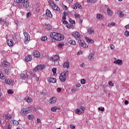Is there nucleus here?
Segmentation results:
<instances>
[{
  "label": "nucleus",
  "mask_w": 129,
  "mask_h": 129,
  "mask_svg": "<svg viewBox=\"0 0 129 129\" xmlns=\"http://www.w3.org/2000/svg\"><path fill=\"white\" fill-rule=\"evenodd\" d=\"M51 60L53 61H58V60H59V56H58V55H53L52 57H51Z\"/></svg>",
  "instance_id": "16"
},
{
  "label": "nucleus",
  "mask_w": 129,
  "mask_h": 129,
  "mask_svg": "<svg viewBox=\"0 0 129 129\" xmlns=\"http://www.w3.org/2000/svg\"><path fill=\"white\" fill-rule=\"evenodd\" d=\"M2 66L4 67H9V66H10V62L7 61H4L2 62Z\"/></svg>",
  "instance_id": "18"
},
{
  "label": "nucleus",
  "mask_w": 129,
  "mask_h": 129,
  "mask_svg": "<svg viewBox=\"0 0 129 129\" xmlns=\"http://www.w3.org/2000/svg\"><path fill=\"white\" fill-rule=\"evenodd\" d=\"M31 16H32V14L30 12H28L26 14V18H30Z\"/></svg>",
  "instance_id": "45"
},
{
  "label": "nucleus",
  "mask_w": 129,
  "mask_h": 129,
  "mask_svg": "<svg viewBox=\"0 0 129 129\" xmlns=\"http://www.w3.org/2000/svg\"><path fill=\"white\" fill-rule=\"evenodd\" d=\"M48 4L51 7L52 9H53V10H54V11H57V12H59L60 8L58 7V6L56 5V4L53 3L52 1H48Z\"/></svg>",
  "instance_id": "5"
},
{
  "label": "nucleus",
  "mask_w": 129,
  "mask_h": 129,
  "mask_svg": "<svg viewBox=\"0 0 129 129\" xmlns=\"http://www.w3.org/2000/svg\"><path fill=\"white\" fill-rule=\"evenodd\" d=\"M50 37L52 39L50 40L51 43H54L55 41H62L64 40V35L61 33H57L56 32L51 33L50 34Z\"/></svg>",
  "instance_id": "1"
},
{
  "label": "nucleus",
  "mask_w": 129,
  "mask_h": 129,
  "mask_svg": "<svg viewBox=\"0 0 129 129\" xmlns=\"http://www.w3.org/2000/svg\"><path fill=\"white\" fill-rule=\"evenodd\" d=\"M124 104H125L126 105H127V104H128V101L125 100V102H124Z\"/></svg>",
  "instance_id": "62"
},
{
  "label": "nucleus",
  "mask_w": 129,
  "mask_h": 129,
  "mask_svg": "<svg viewBox=\"0 0 129 129\" xmlns=\"http://www.w3.org/2000/svg\"><path fill=\"white\" fill-rule=\"evenodd\" d=\"M6 23V21H5V19L3 18H0V24H2L3 25V24H5Z\"/></svg>",
  "instance_id": "36"
},
{
  "label": "nucleus",
  "mask_w": 129,
  "mask_h": 129,
  "mask_svg": "<svg viewBox=\"0 0 129 129\" xmlns=\"http://www.w3.org/2000/svg\"><path fill=\"white\" fill-rule=\"evenodd\" d=\"M25 99L27 102H31V101H32V98H31V97L28 96L26 97L25 98Z\"/></svg>",
  "instance_id": "27"
},
{
  "label": "nucleus",
  "mask_w": 129,
  "mask_h": 129,
  "mask_svg": "<svg viewBox=\"0 0 129 129\" xmlns=\"http://www.w3.org/2000/svg\"><path fill=\"white\" fill-rule=\"evenodd\" d=\"M62 8L65 9L66 10H67L68 9V8H67V6L65 5L62 6Z\"/></svg>",
  "instance_id": "58"
},
{
  "label": "nucleus",
  "mask_w": 129,
  "mask_h": 129,
  "mask_svg": "<svg viewBox=\"0 0 129 129\" xmlns=\"http://www.w3.org/2000/svg\"><path fill=\"white\" fill-rule=\"evenodd\" d=\"M62 20H66V12H64L63 13V15L62 17Z\"/></svg>",
  "instance_id": "42"
},
{
  "label": "nucleus",
  "mask_w": 129,
  "mask_h": 129,
  "mask_svg": "<svg viewBox=\"0 0 129 129\" xmlns=\"http://www.w3.org/2000/svg\"><path fill=\"white\" fill-rule=\"evenodd\" d=\"M23 34L25 37L24 43L25 44H28L30 40H31V37L30 36V34H29V33H28L26 30L23 31Z\"/></svg>",
  "instance_id": "4"
},
{
  "label": "nucleus",
  "mask_w": 129,
  "mask_h": 129,
  "mask_svg": "<svg viewBox=\"0 0 129 129\" xmlns=\"http://www.w3.org/2000/svg\"><path fill=\"white\" fill-rule=\"evenodd\" d=\"M57 92H60V91H61V88H58L56 90Z\"/></svg>",
  "instance_id": "61"
},
{
  "label": "nucleus",
  "mask_w": 129,
  "mask_h": 129,
  "mask_svg": "<svg viewBox=\"0 0 129 129\" xmlns=\"http://www.w3.org/2000/svg\"><path fill=\"white\" fill-rule=\"evenodd\" d=\"M80 109H81V111H82V112H83V113H84V110H85V107H84L83 106H81L80 107Z\"/></svg>",
  "instance_id": "33"
},
{
  "label": "nucleus",
  "mask_w": 129,
  "mask_h": 129,
  "mask_svg": "<svg viewBox=\"0 0 129 129\" xmlns=\"http://www.w3.org/2000/svg\"><path fill=\"white\" fill-rule=\"evenodd\" d=\"M107 12L109 16H111V15H112V11H111V10H110V9L108 8L107 10Z\"/></svg>",
  "instance_id": "28"
},
{
  "label": "nucleus",
  "mask_w": 129,
  "mask_h": 129,
  "mask_svg": "<svg viewBox=\"0 0 129 129\" xmlns=\"http://www.w3.org/2000/svg\"><path fill=\"white\" fill-rule=\"evenodd\" d=\"M75 18H79V19H80V15L78 14H75Z\"/></svg>",
  "instance_id": "53"
},
{
  "label": "nucleus",
  "mask_w": 129,
  "mask_h": 129,
  "mask_svg": "<svg viewBox=\"0 0 129 129\" xmlns=\"http://www.w3.org/2000/svg\"><path fill=\"white\" fill-rule=\"evenodd\" d=\"M76 113H77V114H82V113H83V112H82V111H81V110L79 109H76Z\"/></svg>",
  "instance_id": "23"
},
{
  "label": "nucleus",
  "mask_w": 129,
  "mask_h": 129,
  "mask_svg": "<svg viewBox=\"0 0 129 129\" xmlns=\"http://www.w3.org/2000/svg\"><path fill=\"white\" fill-rule=\"evenodd\" d=\"M76 87H80V86H81V84H80V83H78L76 85Z\"/></svg>",
  "instance_id": "56"
},
{
  "label": "nucleus",
  "mask_w": 129,
  "mask_h": 129,
  "mask_svg": "<svg viewBox=\"0 0 129 129\" xmlns=\"http://www.w3.org/2000/svg\"><path fill=\"white\" fill-rule=\"evenodd\" d=\"M98 0H87L88 3H91V4H94L97 2Z\"/></svg>",
  "instance_id": "35"
},
{
  "label": "nucleus",
  "mask_w": 129,
  "mask_h": 129,
  "mask_svg": "<svg viewBox=\"0 0 129 129\" xmlns=\"http://www.w3.org/2000/svg\"><path fill=\"white\" fill-rule=\"evenodd\" d=\"M124 36H125V37H128L129 36V32L127 31H125L124 32Z\"/></svg>",
  "instance_id": "46"
},
{
  "label": "nucleus",
  "mask_w": 129,
  "mask_h": 129,
  "mask_svg": "<svg viewBox=\"0 0 129 129\" xmlns=\"http://www.w3.org/2000/svg\"><path fill=\"white\" fill-rule=\"evenodd\" d=\"M114 64H117V65H122V60L121 59H117L113 62Z\"/></svg>",
  "instance_id": "15"
},
{
  "label": "nucleus",
  "mask_w": 129,
  "mask_h": 129,
  "mask_svg": "<svg viewBox=\"0 0 129 129\" xmlns=\"http://www.w3.org/2000/svg\"><path fill=\"white\" fill-rule=\"evenodd\" d=\"M47 81L49 83H56L57 82V80L54 78H48Z\"/></svg>",
  "instance_id": "11"
},
{
  "label": "nucleus",
  "mask_w": 129,
  "mask_h": 129,
  "mask_svg": "<svg viewBox=\"0 0 129 129\" xmlns=\"http://www.w3.org/2000/svg\"><path fill=\"white\" fill-rule=\"evenodd\" d=\"M34 117H34V115H32V114H29V115H28V116H27V118H28V119H29V120H33V119H34Z\"/></svg>",
  "instance_id": "24"
},
{
  "label": "nucleus",
  "mask_w": 129,
  "mask_h": 129,
  "mask_svg": "<svg viewBox=\"0 0 129 129\" xmlns=\"http://www.w3.org/2000/svg\"><path fill=\"white\" fill-rule=\"evenodd\" d=\"M57 100V98H56V97H53L51 98V99L50 100H49V102L50 103H55V102H56Z\"/></svg>",
  "instance_id": "19"
},
{
  "label": "nucleus",
  "mask_w": 129,
  "mask_h": 129,
  "mask_svg": "<svg viewBox=\"0 0 129 129\" xmlns=\"http://www.w3.org/2000/svg\"><path fill=\"white\" fill-rule=\"evenodd\" d=\"M6 39L7 40V44L9 47L14 46V41L11 39H9V37H8V35L6 36Z\"/></svg>",
  "instance_id": "10"
},
{
  "label": "nucleus",
  "mask_w": 129,
  "mask_h": 129,
  "mask_svg": "<svg viewBox=\"0 0 129 129\" xmlns=\"http://www.w3.org/2000/svg\"><path fill=\"white\" fill-rule=\"evenodd\" d=\"M123 16H124V15H123V12H120V13H119V17H120V18L123 17Z\"/></svg>",
  "instance_id": "48"
},
{
  "label": "nucleus",
  "mask_w": 129,
  "mask_h": 129,
  "mask_svg": "<svg viewBox=\"0 0 129 129\" xmlns=\"http://www.w3.org/2000/svg\"><path fill=\"white\" fill-rule=\"evenodd\" d=\"M77 90H76V89H73L72 90V92H75Z\"/></svg>",
  "instance_id": "63"
},
{
  "label": "nucleus",
  "mask_w": 129,
  "mask_h": 129,
  "mask_svg": "<svg viewBox=\"0 0 129 129\" xmlns=\"http://www.w3.org/2000/svg\"><path fill=\"white\" fill-rule=\"evenodd\" d=\"M20 78L22 80H26V79H28V74H22L20 75Z\"/></svg>",
  "instance_id": "13"
},
{
  "label": "nucleus",
  "mask_w": 129,
  "mask_h": 129,
  "mask_svg": "<svg viewBox=\"0 0 129 129\" xmlns=\"http://www.w3.org/2000/svg\"><path fill=\"white\" fill-rule=\"evenodd\" d=\"M125 29H126V30L128 29H129V24L126 25V26H125Z\"/></svg>",
  "instance_id": "60"
},
{
  "label": "nucleus",
  "mask_w": 129,
  "mask_h": 129,
  "mask_svg": "<svg viewBox=\"0 0 129 129\" xmlns=\"http://www.w3.org/2000/svg\"><path fill=\"white\" fill-rule=\"evenodd\" d=\"M5 117L7 119H12L13 118V116L11 114L5 115Z\"/></svg>",
  "instance_id": "22"
},
{
  "label": "nucleus",
  "mask_w": 129,
  "mask_h": 129,
  "mask_svg": "<svg viewBox=\"0 0 129 129\" xmlns=\"http://www.w3.org/2000/svg\"><path fill=\"white\" fill-rule=\"evenodd\" d=\"M63 68H67V69H68V68H69V61H66L63 63Z\"/></svg>",
  "instance_id": "21"
},
{
  "label": "nucleus",
  "mask_w": 129,
  "mask_h": 129,
  "mask_svg": "<svg viewBox=\"0 0 129 129\" xmlns=\"http://www.w3.org/2000/svg\"><path fill=\"white\" fill-rule=\"evenodd\" d=\"M81 84H85V83H86V81H85V79H82L81 80Z\"/></svg>",
  "instance_id": "44"
},
{
  "label": "nucleus",
  "mask_w": 129,
  "mask_h": 129,
  "mask_svg": "<svg viewBox=\"0 0 129 129\" xmlns=\"http://www.w3.org/2000/svg\"><path fill=\"white\" fill-rule=\"evenodd\" d=\"M58 46L59 48H61V47H63V46H64V43H60L58 44Z\"/></svg>",
  "instance_id": "47"
},
{
  "label": "nucleus",
  "mask_w": 129,
  "mask_h": 129,
  "mask_svg": "<svg viewBox=\"0 0 129 129\" xmlns=\"http://www.w3.org/2000/svg\"><path fill=\"white\" fill-rule=\"evenodd\" d=\"M8 93L9 94H14V92L13 91V90L9 89L8 90Z\"/></svg>",
  "instance_id": "41"
},
{
  "label": "nucleus",
  "mask_w": 129,
  "mask_h": 129,
  "mask_svg": "<svg viewBox=\"0 0 129 129\" xmlns=\"http://www.w3.org/2000/svg\"><path fill=\"white\" fill-rule=\"evenodd\" d=\"M110 49L111 50H113V49H114V45H113V44L110 45Z\"/></svg>",
  "instance_id": "55"
},
{
  "label": "nucleus",
  "mask_w": 129,
  "mask_h": 129,
  "mask_svg": "<svg viewBox=\"0 0 129 129\" xmlns=\"http://www.w3.org/2000/svg\"><path fill=\"white\" fill-rule=\"evenodd\" d=\"M70 127H71V128H72V129L75 128V126H74V125H71Z\"/></svg>",
  "instance_id": "64"
},
{
  "label": "nucleus",
  "mask_w": 129,
  "mask_h": 129,
  "mask_svg": "<svg viewBox=\"0 0 129 129\" xmlns=\"http://www.w3.org/2000/svg\"><path fill=\"white\" fill-rule=\"evenodd\" d=\"M69 75V72L68 71H65L60 74L59 76V79L61 82H65L66 81V77Z\"/></svg>",
  "instance_id": "2"
},
{
  "label": "nucleus",
  "mask_w": 129,
  "mask_h": 129,
  "mask_svg": "<svg viewBox=\"0 0 129 129\" xmlns=\"http://www.w3.org/2000/svg\"><path fill=\"white\" fill-rule=\"evenodd\" d=\"M72 8L73 9V10H77V5H76V3L74 4V5H73L72 6Z\"/></svg>",
  "instance_id": "49"
},
{
  "label": "nucleus",
  "mask_w": 129,
  "mask_h": 129,
  "mask_svg": "<svg viewBox=\"0 0 129 129\" xmlns=\"http://www.w3.org/2000/svg\"><path fill=\"white\" fill-rule=\"evenodd\" d=\"M47 38L46 36H43L41 38V41L45 42V41H47Z\"/></svg>",
  "instance_id": "43"
},
{
  "label": "nucleus",
  "mask_w": 129,
  "mask_h": 129,
  "mask_svg": "<svg viewBox=\"0 0 129 129\" xmlns=\"http://www.w3.org/2000/svg\"><path fill=\"white\" fill-rule=\"evenodd\" d=\"M52 72L53 73V74H55V73H56L57 72V69L55 68H53L52 70Z\"/></svg>",
  "instance_id": "40"
},
{
  "label": "nucleus",
  "mask_w": 129,
  "mask_h": 129,
  "mask_svg": "<svg viewBox=\"0 0 129 129\" xmlns=\"http://www.w3.org/2000/svg\"><path fill=\"white\" fill-rule=\"evenodd\" d=\"M69 22L71 24H72V25H73V24H75V21L73 20L71 18H69Z\"/></svg>",
  "instance_id": "38"
},
{
  "label": "nucleus",
  "mask_w": 129,
  "mask_h": 129,
  "mask_svg": "<svg viewBox=\"0 0 129 129\" xmlns=\"http://www.w3.org/2000/svg\"><path fill=\"white\" fill-rule=\"evenodd\" d=\"M32 54L34 57H36V58H39V57L41 56L40 52L37 50L33 51Z\"/></svg>",
  "instance_id": "12"
},
{
  "label": "nucleus",
  "mask_w": 129,
  "mask_h": 129,
  "mask_svg": "<svg viewBox=\"0 0 129 129\" xmlns=\"http://www.w3.org/2000/svg\"><path fill=\"white\" fill-rule=\"evenodd\" d=\"M98 109L101 111H104V107H100L98 108Z\"/></svg>",
  "instance_id": "51"
},
{
  "label": "nucleus",
  "mask_w": 129,
  "mask_h": 129,
  "mask_svg": "<svg viewBox=\"0 0 129 129\" xmlns=\"http://www.w3.org/2000/svg\"><path fill=\"white\" fill-rule=\"evenodd\" d=\"M78 43H79V46H81V47H83V48H88V46L87 45V44H86L85 42H84V40H83V39H82L81 38H80L78 40Z\"/></svg>",
  "instance_id": "7"
},
{
  "label": "nucleus",
  "mask_w": 129,
  "mask_h": 129,
  "mask_svg": "<svg viewBox=\"0 0 129 129\" xmlns=\"http://www.w3.org/2000/svg\"><path fill=\"white\" fill-rule=\"evenodd\" d=\"M31 111H32V110L30 108H24L21 110L20 113L22 115H27V114L30 113Z\"/></svg>",
  "instance_id": "6"
},
{
  "label": "nucleus",
  "mask_w": 129,
  "mask_h": 129,
  "mask_svg": "<svg viewBox=\"0 0 129 129\" xmlns=\"http://www.w3.org/2000/svg\"><path fill=\"white\" fill-rule=\"evenodd\" d=\"M14 2L17 4H22L23 7L26 9L30 6L29 0H14Z\"/></svg>",
  "instance_id": "3"
},
{
  "label": "nucleus",
  "mask_w": 129,
  "mask_h": 129,
  "mask_svg": "<svg viewBox=\"0 0 129 129\" xmlns=\"http://www.w3.org/2000/svg\"><path fill=\"white\" fill-rule=\"evenodd\" d=\"M76 6H77V8L78 9H82V6H81V5H80L79 3H76Z\"/></svg>",
  "instance_id": "34"
},
{
  "label": "nucleus",
  "mask_w": 129,
  "mask_h": 129,
  "mask_svg": "<svg viewBox=\"0 0 129 129\" xmlns=\"http://www.w3.org/2000/svg\"><path fill=\"white\" fill-rule=\"evenodd\" d=\"M58 109H60V108H58L56 106L53 107L51 108V111L55 112L56 110H58Z\"/></svg>",
  "instance_id": "25"
},
{
  "label": "nucleus",
  "mask_w": 129,
  "mask_h": 129,
  "mask_svg": "<svg viewBox=\"0 0 129 129\" xmlns=\"http://www.w3.org/2000/svg\"><path fill=\"white\" fill-rule=\"evenodd\" d=\"M12 122L14 125H18V124H19V121L16 120H13Z\"/></svg>",
  "instance_id": "37"
},
{
  "label": "nucleus",
  "mask_w": 129,
  "mask_h": 129,
  "mask_svg": "<svg viewBox=\"0 0 129 129\" xmlns=\"http://www.w3.org/2000/svg\"><path fill=\"white\" fill-rule=\"evenodd\" d=\"M32 55H28L25 57V61L26 62H30V61H31L32 60Z\"/></svg>",
  "instance_id": "14"
},
{
  "label": "nucleus",
  "mask_w": 129,
  "mask_h": 129,
  "mask_svg": "<svg viewBox=\"0 0 129 129\" xmlns=\"http://www.w3.org/2000/svg\"><path fill=\"white\" fill-rule=\"evenodd\" d=\"M45 69V66L44 65H38L33 70V72H37V71H39V70H42V69Z\"/></svg>",
  "instance_id": "8"
},
{
  "label": "nucleus",
  "mask_w": 129,
  "mask_h": 129,
  "mask_svg": "<svg viewBox=\"0 0 129 129\" xmlns=\"http://www.w3.org/2000/svg\"><path fill=\"white\" fill-rule=\"evenodd\" d=\"M6 78V77L4 76V74H2V71L0 70V79H5Z\"/></svg>",
  "instance_id": "31"
},
{
  "label": "nucleus",
  "mask_w": 129,
  "mask_h": 129,
  "mask_svg": "<svg viewBox=\"0 0 129 129\" xmlns=\"http://www.w3.org/2000/svg\"><path fill=\"white\" fill-rule=\"evenodd\" d=\"M5 83H7V84H9V85H11V84H12V82H13V81H12V80H6L5 81Z\"/></svg>",
  "instance_id": "29"
},
{
  "label": "nucleus",
  "mask_w": 129,
  "mask_h": 129,
  "mask_svg": "<svg viewBox=\"0 0 129 129\" xmlns=\"http://www.w3.org/2000/svg\"><path fill=\"white\" fill-rule=\"evenodd\" d=\"M72 36L74 37V38H76V40H77L78 41L80 40V39H81V35L79 32H74L72 33Z\"/></svg>",
  "instance_id": "9"
},
{
  "label": "nucleus",
  "mask_w": 129,
  "mask_h": 129,
  "mask_svg": "<svg viewBox=\"0 0 129 129\" xmlns=\"http://www.w3.org/2000/svg\"><path fill=\"white\" fill-rule=\"evenodd\" d=\"M47 29L48 30H52V26L50 25H47Z\"/></svg>",
  "instance_id": "52"
},
{
  "label": "nucleus",
  "mask_w": 129,
  "mask_h": 129,
  "mask_svg": "<svg viewBox=\"0 0 129 129\" xmlns=\"http://www.w3.org/2000/svg\"><path fill=\"white\" fill-rule=\"evenodd\" d=\"M89 60H90L91 61H92L93 59H94V56L93 55V54H90L88 56Z\"/></svg>",
  "instance_id": "26"
},
{
  "label": "nucleus",
  "mask_w": 129,
  "mask_h": 129,
  "mask_svg": "<svg viewBox=\"0 0 129 129\" xmlns=\"http://www.w3.org/2000/svg\"><path fill=\"white\" fill-rule=\"evenodd\" d=\"M5 73L8 74V73H11V69H6L5 70Z\"/></svg>",
  "instance_id": "39"
},
{
  "label": "nucleus",
  "mask_w": 129,
  "mask_h": 129,
  "mask_svg": "<svg viewBox=\"0 0 129 129\" xmlns=\"http://www.w3.org/2000/svg\"><path fill=\"white\" fill-rule=\"evenodd\" d=\"M108 84L110 86L113 87L114 86V84H113L112 82H111V81H109Z\"/></svg>",
  "instance_id": "50"
},
{
  "label": "nucleus",
  "mask_w": 129,
  "mask_h": 129,
  "mask_svg": "<svg viewBox=\"0 0 129 129\" xmlns=\"http://www.w3.org/2000/svg\"><path fill=\"white\" fill-rule=\"evenodd\" d=\"M88 31V34H89V35H91V34H94V30H93V29H92V28H88L87 29Z\"/></svg>",
  "instance_id": "20"
},
{
  "label": "nucleus",
  "mask_w": 129,
  "mask_h": 129,
  "mask_svg": "<svg viewBox=\"0 0 129 129\" xmlns=\"http://www.w3.org/2000/svg\"><path fill=\"white\" fill-rule=\"evenodd\" d=\"M63 24H64V25H66L67 24H68V22H67V21H63Z\"/></svg>",
  "instance_id": "59"
},
{
  "label": "nucleus",
  "mask_w": 129,
  "mask_h": 129,
  "mask_svg": "<svg viewBox=\"0 0 129 129\" xmlns=\"http://www.w3.org/2000/svg\"><path fill=\"white\" fill-rule=\"evenodd\" d=\"M69 44H70L71 45H73V46H74L76 44V42H75V41L74 40H70L69 41Z\"/></svg>",
  "instance_id": "30"
},
{
  "label": "nucleus",
  "mask_w": 129,
  "mask_h": 129,
  "mask_svg": "<svg viewBox=\"0 0 129 129\" xmlns=\"http://www.w3.org/2000/svg\"><path fill=\"white\" fill-rule=\"evenodd\" d=\"M97 19H98L99 20H102V15L100 14H97Z\"/></svg>",
  "instance_id": "32"
},
{
  "label": "nucleus",
  "mask_w": 129,
  "mask_h": 129,
  "mask_svg": "<svg viewBox=\"0 0 129 129\" xmlns=\"http://www.w3.org/2000/svg\"><path fill=\"white\" fill-rule=\"evenodd\" d=\"M8 129H12V125L8 124Z\"/></svg>",
  "instance_id": "57"
},
{
  "label": "nucleus",
  "mask_w": 129,
  "mask_h": 129,
  "mask_svg": "<svg viewBox=\"0 0 129 129\" xmlns=\"http://www.w3.org/2000/svg\"><path fill=\"white\" fill-rule=\"evenodd\" d=\"M36 122L37 123H39V122H41V120L40 119V118H37L36 119Z\"/></svg>",
  "instance_id": "54"
},
{
  "label": "nucleus",
  "mask_w": 129,
  "mask_h": 129,
  "mask_svg": "<svg viewBox=\"0 0 129 129\" xmlns=\"http://www.w3.org/2000/svg\"><path fill=\"white\" fill-rule=\"evenodd\" d=\"M46 15L49 18H52V13H51V11L48 9L46 11Z\"/></svg>",
  "instance_id": "17"
}]
</instances>
